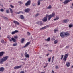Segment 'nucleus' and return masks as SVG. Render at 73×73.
I'll use <instances>...</instances> for the list:
<instances>
[{"label": "nucleus", "instance_id": "obj_62", "mask_svg": "<svg viewBox=\"0 0 73 73\" xmlns=\"http://www.w3.org/2000/svg\"><path fill=\"white\" fill-rule=\"evenodd\" d=\"M0 30H1V27H0Z\"/></svg>", "mask_w": 73, "mask_h": 73}, {"label": "nucleus", "instance_id": "obj_23", "mask_svg": "<svg viewBox=\"0 0 73 73\" xmlns=\"http://www.w3.org/2000/svg\"><path fill=\"white\" fill-rule=\"evenodd\" d=\"M73 27V25H72L71 24H70L69 25V27L70 28H72V27Z\"/></svg>", "mask_w": 73, "mask_h": 73}, {"label": "nucleus", "instance_id": "obj_47", "mask_svg": "<svg viewBox=\"0 0 73 73\" xmlns=\"http://www.w3.org/2000/svg\"><path fill=\"white\" fill-rule=\"evenodd\" d=\"M0 6H1V7H3V5H2L1 3H0Z\"/></svg>", "mask_w": 73, "mask_h": 73}, {"label": "nucleus", "instance_id": "obj_13", "mask_svg": "<svg viewBox=\"0 0 73 73\" xmlns=\"http://www.w3.org/2000/svg\"><path fill=\"white\" fill-rule=\"evenodd\" d=\"M21 66H22V65H21L20 66H17L14 67V69H19V68H20Z\"/></svg>", "mask_w": 73, "mask_h": 73}, {"label": "nucleus", "instance_id": "obj_25", "mask_svg": "<svg viewBox=\"0 0 73 73\" xmlns=\"http://www.w3.org/2000/svg\"><path fill=\"white\" fill-rule=\"evenodd\" d=\"M25 57L27 58H29V55L28 54H27L25 55Z\"/></svg>", "mask_w": 73, "mask_h": 73}, {"label": "nucleus", "instance_id": "obj_28", "mask_svg": "<svg viewBox=\"0 0 73 73\" xmlns=\"http://www.w3.org/2000/svg\"><path fill=\"white\" fill-rule=\"evenodd\" d=\"M24 41V38L22 39V40L21 41V43H23Z\"/></svg>", "mask_w": 73, "mask_h": 73}, {"label": "nucleus", "instance_id": "obj_53", "mask_svg": "<svg viewBox=\"0 0 73 73\" xmlns=\"http://www.w3.org/2000/svg\"><path fill=\"white\" fill-rule=\"evenodd\" d=\"M47 65H47L46 66H44V68H46V66H47Z\"/></svg>", "mask_w": 73, "mask_h": 73}, {"label": "nucleus", "instance_id": "obj_58", "mask_svg": "<svg viewBox=\"0 0 73 73\" xmlns=\"http://www.w3.org/2000/svg\"><path fill=\"white\" fill-rule=\"evenodd\" d=\"M39 1H42L43 0H38Z\"/></svg>", "mask_w": 73, "mask_h": 73}, {"label": "nucleus", "instance_id": "obj_24", "mask_svg": "<svg viewBox=\"0 0 73 73\" xmlns=\"http://www.w3.org/2000/svg\"><path fill=\"white\" fill-rule=\"evenodd\" d=\"M52 8V6L50 5L48 7H47V9H51Z\"/></svg>", "mask_w": 73, "mask_h": 73}, {"label": "nucleus", "instance_id": "obj_6", "mask_svg": "<svg viewBox=\"0 0 73 73\" xmlns=\"http://www.w3.org/2000/svg\"><path fill=\"white\" fill-rule=\"evenodd\" d=\"M60 36L62 38H64L65 36V32H61L60 34Z\"/></svg>", "mask_w": 73, "mask_h": 73}, {"label": "nucleus", "instance_id": "obj_35", "mask_svg": "<svg viewBox=\"0 0 73 73\" xmlns=\"http://www.w3.org/2000/svg\"><path fill=\"white\" fill-rule=\"evenodd\" d=\"M57 42H58V41H57V40H55L54 41V43L55 44H57Z\"/></svg>", "mask_w": 73, "mask_h": 73}, {"label": "nucleus", "instance_id": "obj_56", "mask_svg": "<svg viewBox=\"0 0 73 73\" xmlns=\"http://www.w3.org/2000/svg\"><path fill=\"white\" fill-rule=\"evenodd\" d=\"M70 8H73V7L72 6H71Z\"/></svg>", "mask_w": 73, "mask_h": 73}, {"label": "nucleus", "instance_id": "obj_59", "mask_svg": "<svg viewBox=\"0 0 73 73\" xmlns=\"http://www.w3.org/2000/svg\"><path fill=\"white\" fill-rule=\"evenodd\" d=\"M6 66H8V64H6Z\"/></svg>", "mask_w": 73, "mask_h": 73}, {"label": "nucleus", "instance_id": "obj_34", "mask_svg": "<svg viewBox=\"0 0 73 73\" xmlns=\"http://www.w3.org/2000/svg\"><path fill=\"white\" fill-rule=\"evenodd\" d=\"M55 68H56V69H59V68L57 66H55Z\"/></svg>", "mask_w": 73, "mask_h": 73}, {"label": "nucleus", "instance_id": "obj_48", "mask_svg": "<svg viewBox=\"0 0 73 73\" xmlns=\"http://www.w3.org/2000/svg\"><path fill=\"white\" fill-rule=\"evenodd\" d=\"M27 33L28 34V36H29V35H30V33L29 32H27Z\"/></svg>", "mask_w": 73, "mask_h": 73}, {"label": "nucleus", "instance_id": "obj_49", "mask_svg": "<svg viewBox=\"0 0 73 73\" xmlns=\"http://www.w3.org/2000/svg\"><path fill=\"white\" fill-rule=\"evenodd\" d=\"M48 51H49V52H53V50H48Z\"/></svg>", "mask_w": 73, "mask_h": 73}, {"label": "nucleus", "instance_id": "obj_27", "mask_svg": "<svg viewBox=\"0 0 73 73\" xmlns=\"http://www.w3.org/2000/svg\"><path fill=\"white\" fill-rule=\"evenodd\" d=\"M58 19H59V18L57 16H56V18L54 19V20H57Z\"/></svg>", "mask_w": 73, "mask_h": 73}, {"label": "nucleus", "instance_id": "obj_40", "mask_svg": "<svg viewBox=\"0 0 73 73\" xmlns=\"http://www.w3.org/2000/svg\"><path fill=\"white\" fill-rule=\"evenodd\" d=\"M9 9L10 10V11L11 13H13V11H12V10L11 8H9Z\"/></svg>", "mask_w": 73, "mask_h": 73}, {"label": "nucleus", "instance_id": "obj_17", "mask_svg": "<svg viewBox=\"0 0 73 73\" xmlns=\"http://www.w3.org/2000/svg\"><path fill=\"white\" fill-rule=\"evenodd\" d=\"M29 44H30V42H27L25 44V46H24V47L25 48V47H27V46H28V45H29Z\"/></svg>", "mask_w": 73, "mask_h": 73}, {"label": "nucleus", "instance_id": "obj_21", "mask_svg": "<svg viewBox=\"0 0 73 73\" xmlns=\"http://www.w3.org/2000/svg\"><path fill=\"white\" fill-rule=\"evenodd\" d=\"M70 64L69 62H67L66 63V65L67 67H69L70 66Z\"/></svg>", "mask_w": 73, "mask_h": 73}, {"label": "nucleus", "instance_id": "obj_9", "mask_svg": "<svg viewBox=\"0 0 73 73\" xmlns=\"http://www.w3.org/2000/svg\"><path fill=\"white\" fill-rule=\"evenodd\" d=\"M31 11V9L29 8H27L25 9L24 10L25 12H26V13H28L29 12Z\"/></svg>", "mask_w": 73, "mask_h": 73}, {"label": "nucleus", "instance_id": "obj_33", "mask_svg": "<svg viewBox=\"0 0 73 73\" xmlns=\"http://www.w3.org/2000/svg\"><path fill=\"white\" fill-rule=\"evenodd\" d=\"M0 11H1V12H4V10L3 9H0Z\"/></svg>", "mask_w": 73, "mask_h": 73}, {"label": "nucleus", "instance_id": "obj_12", "mask_svg": "<svg viewBox=\"0 0 73 73\" xmlns=\"http://www.w3.org/2000/svg\"><path fill=\"white\" fill-rule=\"evenodd\" d=\"M19 32V31L16 30L14 31H13L11 32L12 35H14V34H15V33H18Z\"/></svg>", "mask_w": 73, "mask_h": 73}, {"label": "nucleus", "instance_id": "obj_31", "mask_svg": "<svg viewBox=\"0 0 73 73\" xmlns=\"http://www.w3.org/2000/svg\"><path fill=\"white\" fill-rule=\"evenodd\" d=\"M17 43H14L13 44V46H17Z\"/></svg>", "mask_w": 73, "mask_h": 73}, {"label": "nucleus", "instance_id": "obj_39", "mask_svg": "<svg viewBox=\"0 0 73 73\" xmlns=\"http://www.w3.org/2000/svg\"><path fill=\"white\" fill-rule=\"evenodd\" d=\"M32 5L33 6V7H35L36 6V4L35 3H32Z\"/></svg>", "mask_w": 73, "mask_h": 73}, {"label": "nucleus", "instance_id": "obj_2", "mask_svg": "<svg viewBox=\"0 0 73 73\" xmlns=\"http://www.w3.org/2000/svg\"><path fill=\"white\" fill-rule=\"evenodd\" d=\"M55 14L54 13H53L52 14H51L49 15H48V20H50V19L52 17H54V16H55Z\"/></svg>", "mask_w": 73, "mask_h": 73}, {"label": "nucleus", "instance_id": "obj_55", "mask_svg": "<svg viewBox=\"0 0 73 73\" xmlns=\"http://www.w3.org/2000/svg\"><path fill=\"white\" fill-rule=\"evenodd\" d=\"M22 63H23V65H24V64H25V63H24V62H23Z\"/></svg>", "mask_w": 73, "mask_h": 73}, {"label": "nucleus", "instance_id": "obj_51", "mask_svg": "<svg viewBox=\"0 0 73 73\" xmlns=\"http://www.w3.org/2000/svg\"><path fill=\"white\" fill-rule=\"evenodd\" d=\"M18 3H20V4H23V3H21V2H19Z\"/></svg>", "mask_w": 73, "mask_h": 73}, {"label": "nucleus", "instance_id": "obj_16", "mask_svg": "<svg viewBox=\"0 0 73 73\" xmlns=\"http://www.w3.org/2000/svg\"><path fill=\"white\" fill-rule=\"evenodd\" d=\"M13 22L15 24H17V25H19V23L16 21H13Z\"/></svg>", "mask_w": 73, "mask_h": 73}, {"label": "nucleus", "instance_id": "obj_37", "mask_svg": "<svg viewBox=\"0 0 73 73\" xmlns=\"http://www.w3.org/2000/svg\"><path fill=\"white\" fill-rule=\"evenodd\" d=\"M6 12L7 13H9V11L8 10H7L6 11Z\"/></svg>", "mask_w": 73, "mask_h": 73}, {"label": "nucleus", "instance_id": "obj_64", "mask_svg": "<svg viewBox=\"0 0 73 73\" xmlns=\"http://www.w3.org/2000/svg\"><path fill=\"white\" fill-rule=\"evenodd\" d=\"M22 54V55H23V54Z\"/></svg>", "mask_w": 73, "mask_h": 73}, {"label": "nucleus", "instance_id": "obj_15", "mask_svg": "<svg viewBox=\"0 0 73 73\" xmlns=\"http://www.w3.org/2000/svg\"><path fill=\"white\" fill-rule=\"evenodd\" d=\"M69 20L68 19L64 20L63 21V23H68V22H69Z\"/></svg>", "mask_w": 73, "mask_h": 73}, {"label": "nucleus", "instance_id": "obj_63", "mask_svg": "<svg viewBox=\"0 0 73 73\" xmlns=\"http://www.w3.org/2000/svg\"><path fill=\"white\" fill-rule=\"evenodd\" d=\"M21 60H23V59H22Z\"/></svg>", "mask_w": 73, "mask_h": 73}, {"label": "nucleus", "instance_id": "obj_29", "mask_svg": "<svg viewBox=\"0 0 73 73\" xmlns=\"http://www.w3.org/2000/svg\"><path fill=\"white\" fill-rule=\"evenodd\" d=\"M14 37L15 39H17L18 38V36L17 35L14 36Z\"/></svg>", "mask_w": 73, "mask_h": 73}, {"label": "nucleus", "instance_id": "obj_19", "mask_svg": "<svg viewBox=\"0 0 73 73\" xmlns=\"http://www.w3.org/2000/svg\"><path fill=\"white\" fill-rule=\"evenodd\" d=\"M20 17L21 18V19H22V20H24V17L23 15H20Z\"/></svg>", "mask_w": 73, "mask_h": 73}, {"label": "nucleus", "instance_id": "obj_7", "mask_svg": "<svg viewBox=\"0 0 73 73\" xmlns=\"http://www.w3.org/2000/svg\"><path fill=\"white\" fill-rule=\"evenodd\" d=\"M30 4H31V1L29 0L25 3V6H28V5H29Z\"/></svg>", "mask_w": 73, "mask_h": 73}, {"label": "nucleus", "instance_id": "obj_8", "mask_svg": "<svg viewBox=\"0 0 73 73\" xmlns=\"http://www.w3.org/2000/svg\"><path fill=\"white\" fill-rule=\"evenodd\" d=\"M49 27V25H47L40 29V30H44L45 29Z\"/></svg>", "mask_w": 73, "mask_h": 73}, {"label": "nucleus", "instance_id": "obj_11", "mask_svg": "<svg viewBox=\"0 0 73 73\" xmlns=\"http://www.w3.org/2000/svg\"><path fill=\"white\" fill-rule=\"evenodd\" d=\"M64 35L65 36V37H68V36H69L70 34L69 33V32H64Z\"/></svg>", "mask_w": 73, "mask_h": 73}, {"label": "nucleus", "instance_id": "obj_44", "mask_svg": "<svg viewBox=\"0 0 73 73\" xmlns=\"http://www.w3.org/2000/svg\"><path fill=\"white\" fill-rule=\"evenodd\" d=\"M48 60L49 62H50V60H51V58L50 57L49 58H48Z\"/></svg>", "mask_w": 73, "mask_h": 73}, {"label": "nucleus", "instance_id": "obj_36", "mask_svg": "<svg viewBox=\"0 0 73 73\" xmlns=\"http://www.w3.org/2000/svg\"><path fill=\"white\" fill-rule=\"evenodd\" d=\"M38 15H39V14L38 13H37L36 15L35 16V17H36L37 16H38Z\"/></svg>", "mask_w": 73, "mask_h": 73}, {"label": "nucleus", "instance_id": "obj_3", "mask_svg": "<svg viewBox=\"0 0 73 73\" xmlns=\"http://www.w3.org/2000/svg\"><path fill=\"white\" fill-rule=\"evenodd\" d=\"M48 15L46 14L45 17H44L42 19L43 22H46L48 20Z\"/></svg>", "mask_w": 73, "mask_h": 73}, {"label": "nucleus", "instance_id": "obj_1", "mask_svg": "<svg viewBox=\"0 0 73 73\" xmlns=\"http://www.w3.org/2000/svg\"><path fill=\"white\" fill-rule=\"evenodd\" d=\"M8 57H9V56H8L3 57L1 60L0 61V64H2L3 63V62L6 61H7V60L8 59Z\"/></svg>", "mask_w": 73, "mask_h": 73}, {"label": "nucleus", "instance_id": "obj_26", "mask_svg": "<svg viewBox=\"0 0 73 73\" xmlns=\"http://www.w3.org/2000/svg\"><path fill=\"white\" fill-rule=\"evenodd\" d=\"M38 24L40 25H42V22H39L38 23Z\"/></svg>", "mask_w": 73, "mask_h": 73}, {"label": "nucleus", "instance_id": "obj_45", "mask_svg": "<svg viewBox=\"0 0 73 73\" xmlns=\"http://www.w3.org/2000/svg\"><path fill=\"white\" fill-rule=\"evenodd\" d=\"M10 6H11V7L12 8H14V6H12V5H10Z\"/></svg>", "mask_w": 73, "mask_h": 73}, {"label": "nucleus", "instance_id": "obj_41", "mask_svg": "<svg viewBox=\"0 0 73 73\" xmlns=\"http://www.w3.org/2000/svg\"><path fill=\"white\" fill-rule=\"evenodd\" d=\"M21 13V11H20L19 12L16 13V14H20V13Z\"/></svg>", "mask_w": 73, "mask_h": 73}, {"label": "nucleus", "instance_id": "obj_46", "mask_svg": "<svg viewBox=\"0 0 73 73\" xmlns=\"http://www.w3.org/2000/svg\"><path fill=\"white\" fill-rule=\"evenodd\" d=\"M69 46H66V49H68V48H69Z\"/></svg>", "mask_w": 73, "mask_h": 73}, {"label": "nucleus", "instance_id": "obj_38", "mask_svg": "<svg viewBox=\"0 0 73 73\" xmlns=\"http://www.w3.org/2000/svg\"><path fill=\"white\" fill-rule=\"evenodd\" d=\"M54 60V56H53L52 58V62H53Z\"/></svg>", "mask_w": 73, "mask_h": 73}, {"label": "nucleus", "instance_id": "obj_14", "mask_svg": "<svg viewBox=\"0 0 73 73\" xmlns=\"http://www.w3.org/2000/svg\"><path fill=\"white\" fill-rule=\"evenodd\" d=\"M4 53H4V52L3 51L0 52V58L1 57H2V56L4 55Z\"/></svg>", "mask_w": 73, "mask_h": 73}, {"label": "nucleus", "instance_id": "obj_30", "mask_svg": "<svg viewBox=\"0 0 73 73\" xmlns=\"http://www.w3.org/2000/svg\"><path fill=\"white\" fill-rule=\"evenodd\" d=\"M40 1H38V5H40Z\"/></svg>", "mask_w": 73, "mask_h": 73}, {"label": "nucleus", "instance_id": "obj_18", "mask_svg": "<svg viewBox=\"0 0 73 73\" xmlns=\"http://www.w3.org/2000/svg\"><path fill=\"white\" fill-rule=\"evenodd\" d=\"M4 70V68L3 67H1L0 68V71L1 72H3Z\"/></svg>", "mask_w": 73, "mask_h": 73}, {"label": "nucleus", "instance_id": "obj_52", "mask_svg": "<svg viewBox=\"0 0 73 73\" xmlns=\"http://www.w3.org/2000/svg\"><path fill=\"white\" fill-rule=\"evenodd\" d=\"M49 53H48L47 54V55H46V56L47 57H48V56H49Z\"/></svg>", "mask_w": 73, "mask_h": 73}, {"label": "nucleus", "instance_id": "obj_60", "mask_svg": "<svg viewBox=\"0 0 73 73\" xmlns=\"http://www.w3.org/2000/svg\"><path fill=\"white\" fill-rule=\"evenodd\" d=\"M71 68H73V66H72Z\"/></svg>", "mask_w": 73, "mask_h": 73}, {"label": "nucleus", "instance_id": "obj_54", "mask_svg": "<svg viewBox=\"0 0 73 73\" xmlns=\"http://www.w3.org/2000/svg\"><path fill=\"white\" fill-rule=\"evenodd\" d=\"M52 73H54V71L52 70Z\"/></svg>", "mask_w": 73, "mask_h": 73}, {"label": "nucleus", "instance_id": "obj_22", "mask_svg": "<svg viewBox=\"0 0 73 73\" xmlns=\"http://www.w3.org/2000/svg\"><path fill=\"white\" fill-rule=\"evenodd\" d=\"M45 40L47 41H50V37H49L47 38V39H45Z\"/></svg>", "mask_w": 73, "mask_h": 73}, {"label": "nucleus", "instance_id": "obj_42", "mask_svg": "<svg viewBox=\"0 0 73 73\" xmlns=\"http://www.w3.org/2000/svg\"><path fill=\"white\" fill-rule=\"evenodd\" d=\"M54 33H56V32H58V30H54Z\"/></svg>", "mask_w": 73, "mask_h": 73}, {"label": "nucleus", "instance_id": "obj_20", "mask_svg": "<svg viewBox=\"0 0 73 73\" xmlns=\"http://www.w3.org/2000/svg\"><path fill=\"white\" fill-rule=\"evenodd\" d=\"M2 18H3V19H5V20H8V18L4 16H2Z\"/></svg>", "mask_w": 73, "mask_h": 73}, {"label": "nucleus", "instance_id": "obj_5", "mask_svg": "<svg viewBox=\"0 0 73 73\" xmlns=\"http://www.w3.org/2000/svg\"><path fill=\"white\" fill-rule=\"evenodd\" d=\"M68 56H69V53H67L64 56L63 58V60L64 61V62L66 61L67 59V58L68 57Z\"/></svg>", "mask_w": 73, "mask_h": 73}, {"label": "nucleus", "instance_id": "obj_10", "mask_svg": "<svg viewBox=\"0 0 73 73\" xmlns=\"http://www.w3.org/2000/svg\"><path fill=\"white\" fill-rule=\"evenodd\" d=\"M70 1H71V0H66L64 2H63V3L64 4H68V3H69V2H70Z\"/></svg>", "mask_w": 73, "mask_h": 73}, {"label": "nucleus", "instance_id": "obj_50", "mask_svg": "<svg viewBox=\"0 0 73 73\" xmlns=\"http://www.w3.org/2000/svg\"><path fill=\"white\" fill-rule=\"evenodd\" d=\"M20 73H24V71H21Z\"/></svg>", "mask_w": 73, "mask_h": 73}, {"label": "nucleus", "instance_id": "obj_4", "mask_svg": "<svg viewBox=\"0 0 73 73\" xmlns=\"http://www.w3.org/2000/svg\"><path fill=\"white\" fill-rule=\"evenodd\" d=\"M7 38L9 39V41H10V42H12V41H13V42H15L16 41V40L13 37L11 38V40L10 39L11 37L10 36L7 37Z\"/></svg>", "mask_w": 73, "mask_h": 73}, {"label": "nucleus", "instance_id": "obj_43", "mask_svg": "<svg viewBox=\"0 0 73 73\" xmlns=\"http://www.w3.org/2000/svg\"><path fill=\"white\" fill-rule=\"evenodd\" d=\"M64 57V55H61V59L62 60V58H63V57Z\"/></svg>", "mask_w": 73, "mask_h": 73}, {"label": "nucleus", "instance_id": "obj_61", "mask_svg": "<svg viewBox=\"0 0 73 73\" xmlns=\"http://www.w3.org/2000/svg\"><path fill=\"white\" fill-rule=\"evenodd\" d=\"M60 1H62V0H60Z\"/></svg>", "mask_w": 73, "mask_h": 73}, {"label": "nucleus", "instance_id": "obj_57", "mask_svg": "<svg viewBox=\"0 0 73 73\" xmlns=\"http://www.w3.org/2000/svg\"><path fill=\"white\" fill-rule=\"evenodd\" d=\"M27 52H25V54H27Z\"/></svg>", "mask_w": 73, "mask_h": 73}, {"label": "nucleus", "instance_id": "obj_32", "mask_svg": "<svg viewBox=\"0 0 73 73\" xmlns=\"http://www.w3.org/2000/svg\"><path fill=\"white\" fill-rule=\"evenodd\" d=\"M1 42L2 43H4V40H1Z\"/></svg>", "mask_w": 73, "mask_h": 73}]
</instances>
